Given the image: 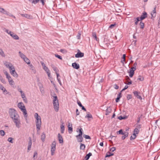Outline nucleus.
<instances>
[{"label": "nucleus", "instance_id": "4be33fe9", "mask_svg": "<svg viewBox=\"0 0 160 160\" xmlns=\"http://www.w3.org/2000/svg\"><path fill=\"white\" fill-rule=\"evenodd\" d=\"M78 141V142H82L83 141V138L82 136H78V135L76 136Z\"/></svg>", "mask_w": 160, "mask_h": 160}, {"label": "nucleus", "instance_id": "2eb2a0df", "mask_svg": "<svg viewBox=\"0 0 160 160\" xmlns=\"http://www.w3.org/2000/svg\"><path fill=\"white\" fill-rule=\"evenodd\" d=\"M43 69L47 73L48 76L49 78H50V72L48 68L47 67L45 68H43Z\"/></svg>", "mask_w": 160, "mask_h": 160}, {"label": "nucleus", "instance_id": "58836bf2", "mask_svg": "<svg viewBox=\"0 0 160 160\" xmlns=\"http://www.w3.org/2000/svg\"><path fill=\"white\" fill-rule=\"evenodd\" d=\"M127 80L128 81V82L127 83H125V84L128 85H130L132 84V81H131L130 79L129 78V77H128Z\"/></svg>", "mask_w": 160, "mask_h": 160}, {"label": "nucleus", "instance_id": "5701e85b", "mask_svg": "<svg viewBox=\"0 0 160 160\" xmlns=\"http://www.w3.org/2000/svg\"><path fill=\"white\" fill-rule=\"evenodd\" d=\"M0 12L3 14H7L8 12L4 8H1L0 7Z\"/></svg>", "mask_w": 160, "mask_h": 160}, {"label": "nucleus", "instance_id": "13d9d810", "mask_svg": "<svg viewBox=\"0 0 160 160\" xmlns=\"http://www.w3.org/2000/svg\"><path fill=\"white\" fill-rule=\"evenodd\" d=\"M3 93L5 94H7L8 93V92L7 91L6 89H4V90L2 91Z\"/></svg>", "mask_w": 160, "mask_h": 160}, {"label": "nucleus", "instance_id": "c756f323", "mask_svg": "<svg viewBox=\"0 0 160 160\" xmlns=\"http://www.w3.org/2000/svg\"><path fill=\"white\" fill-rule=\"evenodd\" d=\"M125 57H126V55L125 54H124L123 55V56L122 58V60H121V62L123 64V65L124 64V62L125 60Z\"/></svg>", "mask_w": 160, "mask_h": 160}, {"label": "nucleus", "instance_id": "f03ea898", "mask_svg": "<svg viewBox=\"0 0 160 160\" xmlns=\"http://www.w3.org/2000/svg\"><path fill=\"white\" fill-rule=\"evenodd\" d=\"M18 108L23 112V114L26 119H27V113L25 106L22 102H20L18 104Z\"/></svg>", "mask_w": 160, "mask_h": 160}, {"label": "nucleus", "instance_id": "4d7b16f0", "mask_svg": "<svg viewBox=\"0 0 160 160\" xmlns=\"http://www.w3.org/2000/svg\"><path fill=\"white\" fill-rule=\"evenodd\" d=\"M5 89L2 85L0 84V89L3 91L4 89Z\"/></svg>", "mask_w": 160, "mask_h": 160}, {"label": "nucleus", "instance_id": "412c9836", "mask_svg": "<svg viewBox=\"0 0 160 160\" xmlns=\"http://www.w3.org/2000/svg\"><path fill=\"white\" fill-rule=\"evenodd\" d=\"M133 93L134 95L135 96H136L138 98H139L140 99H142V97L138 95V92L135 91Z\"/></svg>", "mask_w": 160, "mask_h": 160}, {"label": "nucleus", "instance_id": "e433bc0d", "mask_svg": "<svg viewBox=\"0 0 160 160\" xmlns=\"http://www.w3.org/2000/svg\"><path fill=\"white\" fill-rule=\"evenodd\" d=\"M139 132V130L138 129V128H135L133 132V133H135V135L136 134H138Z\"/></svg>", "mask_w": 160, "mask_h": 160}, {"label": "nucleus", "instance_id": "4c0bfd02", "mask_svg": "<svg viewBox=\"0 0 160 160\" xmlns=\"http://www.w3.org/2000/svg\"><path fill=\"white\" fill-rule=\"evenodd\" d=\"M134 73V72H133V71H132L131 70H130L129 72V76L130 77H132Z\"/></svg>", "mask_w": 160, "mask_h": 160}, {"label": "nucleus", "instance_id": "bb28decb", "mask_svg": "<svg viewBox=\"0 0 160 160\" xmlns=\"http://www.w3.org/2000/svg\"><path fill=\"white\" fill-rule=\"evenodd\" d=\"M46 136L44 132L42 133L41 136V139L42 142H44L45 140Z\"/></svg>", "mask_w": 160, "mask_h": 160}, {"label": "nucleus", "instance_id": "f704fd0d", "mask_svg": "<svg viewBox=\"0 0 160 160\" xmlns=\"http://www.w3.org/2000/svg\"><path fill=\"white\" fill-rule=\"evenodd\" d=\"M113 155H114V154L112 153V152H108L107 153V154L106 155V156H105V157L106 158V157H109L111 156H112Z\"/></svg>", "mask_w": 160, "mask_h": 160}, {"label": "nucleus", "instance_id": "5fc2aeb1", "mask_svg": "<svg viewBox=\"0 0 160 160\" xmlns=\"http://www.w3.org/2000/svg\"><path fill=\"white\" fill-rule=\"evenodd\" d=\"M52 68L53 70L56 73L58 72V69L56 67H53Z\"/></svg>", "mask_w": 160, "mask_h": 160}, {"label": "nucleus", "instance_id": "a18cd8bd", "mask_svg": "<svg viewBox=\"0 0 160 160\" xmlns=\"http://www.w3.org/2000/svg\"><path fill=\"white\" fill-rule=\"evenodd\" d=\"M13 138H9L8 139V141L9 142L12 143H13V142L12 141V140Z\"/></svg>", "mask_w": 160, "mask_h": 160}, {"label": "nucleus", "instance_id": "052dcab7", "mask_svg": "<svg viewBox=\"0 0 160 160\" xmlns=\"http://www.w3.org/2000/svg\"><path fill=\"white\" fill-rule=\"evenodd\" d=\"M81 34L80 33H78L77 36V38L78 39H80Z\"/></svg>", "mask_w": 160, "mask_h": 160}, {"label": "nucleus", "instance_id": "39448f33", "mask_svg": "<svg viewBox=\"0 0 160 160\" xmlns=\"http://www.w3.org/2000/svg\"><path fill=\"white\" fill-rule=\"evenodd\" d=\"M13 121L14 123L17 128H20L21 126V123L20 118L16 119Z\"/></svg>", "mask_w": 160, "mask_h": 160}, {"label": "nucleus", "instance_id": "603ef678", "mask_svg": "<svg viewBox=\"0 0 160 160\" xmlns=\"http://www.w3.org/2000/svg\"><path fill=\"white\" fill-rule=\"evenodd\" d=\"M83 137L86 139H91L90 137L88 135H83Z\"/></svg>", "mask_w": 160, "mask_h": 160}, {"label": "nucleus", "instance_id": "f257e3e1", "mask_svg": "<svg viewBox=\"0 0 160 160\" xmlns=\"http://www.w3.org/2000/svg\"><path fill=\"white\" fill-rule=\"evenodd\" d=\"M34 118L36 119V120L35 121L37 129L38 131L40 129L41 125V117L40 116L38 115V113H36L34 114Z\"/></svg>", "mask_w": 160, "mask_h": 160}, {"label": "nucleus", "instance_id": "0e129e2a", "mask_svg": "<svg viewBox=\"0 0 160 160\" xmlns=\"http://www.w3.org/2000/svg\"><path fill=\"white\" fill-rule=\"evenodd\" d=\"M115 25H116V24H111L109 26V28H111V29L112 28H113V27L115 26Z\"/></svg>", "mask_w": 160, "mask_h": 160}, {"label": "nucleus", "instance_id": "6e6d98bb", "mask_svg": "<svg viewBox=\"0 0 160 160\" xmlns=\"http://www.w3.org/2000/svg\"><path fill=\"white\" fill-rule=\"evenodd\" d=\"M41 63L42 67L43 68H45L47 67L46 66L45 64L43 62H41Z\"/></svg>", "mask_w": 160, "mask_h": 160}, {"label": "nucleus", "instance_id": "680f3d73", "mask_svg": "<svg viewBox=\"0 0 160 160\" xmlns=\"http://www.w3.org/2000/svg\"><path fill=\"white\" fill-rule=\"evenodd\" d=\"M6 78L8 79H9L11 78V77L10 76L9 74L8 73H6Z\"/></svg>", "mask_w": 160, "mask_h": 160}, {"label": "nucleus", "instance_id": "09e8293b", "mask_svg": "<svg viewBox=\"0 0 160 160\" xmlns=\"http://www.w3.org/2000/svg\"><path fill=\"white\" fill-rule=\"evenodd\" d=\"M60 51L61 52L63 53H66L67 52L66 50L64 49H61Z\"/></svg>", "mask_w": 160, "mask_h": 160}, {"label": "nucleus", "instance_id": "6ab92c4d", "mask_svg": "<svg viewBox=\"0 0 160 160\" xmlns=\"http://www.w3.org/2000/svg\"><path fill=\"white\" fill-rule=\"evenodd\" d=\"M68 130L69 131V132L70 133H71L72 132V124H70V123H68Z\"/></svg>", "mask_w": 160, "mask_h": 160}, {"label": "nucleus", "instance_id": "a19ab883", "mask_svg": "<svg viewBox=\"0 0 160 160\" xmlns=\"http://www.w3.org/2000/svg\"><path fill=\"white\" fill-rule=\"evenodd\" d=\"M124 133V132H123L122 131V129L120 130L119 131H118L117 132V134H123Z\"/></svg>", "mask_w": 160, "mask_h": 160}, {"label": "nucleus", "instance_id": "a878e982", "mask_svg": "<svg viewBox=\"0 0 160 160\" xmlns=\"http://www.w3.org/2000/svg\"><path fill=\"white\" fill-rule=\"evenodd\" d=\"M82 128H81L80 129H79L78 130L77 129V132H79V134L78 135V136H82Z\"/></svg>", "mask_w": 160, "mask_h": 160}, {"label": "nucleus", "instance_id": "3c124183", "mask_svg": "<svg viewBox=\"0 0 160 160\" xmlns=\"http://www.w3.org/2000/svg\"><path fill=\"white\" fill-rule=\"evenodd\" d=\"M85 118H92V117L91 114H87V115L85 116Z\"/></svg>", "mask_w": 160, "mask_h": 160}, {"label": "nucleus", "instance_id": "20e7f679", "mask_svg": "<svg viewBox=\"0 0 160 160\" xmlns=\"http://www.w3.org/2000/svg\"><path fill=\"white\" fill-rule=\"evenodd\" d=\"M56 143L55 141H54L52 142L51 147V154L52 156H53L54 153V152L56 150Z\"/></svg>", "mask_w": 160, "mask_h": 160}, {"label": "nucleus", "instance_id": "ddd939ff", "mask_svg": "<svg viewBox=\"0 0 160 160\" xmlns=\"http://www.w3.org/2000/svg\"><path fill=\"white\" fill-rule=\"evenodd\" d=\"M156 7L155 6V7L154 8L153 11L151 12V14L152 15L151 18H153L156 16Z\"/></svg>", "mask_w": 160, "mask_h": 160}, {"label": "nucleus", "instance_id": "bf43d9fd", "mask_svg": "<svg viewBox=\"0 0 160 160\" xmlns=\"http://www.w3.org/2000/svg\"><path fill=\"white\" fill-rule=\"evenodd\" d=\"M116 150V148L115 147H113L111 148L110 149V151L111 152H113L114 151Z\"/></svg>", "mask_w": 160, "mask_h": 160}, {"label": "nucleus", "instance_id": "8fccbe9b", "mask_svg": "<svg viewBox=\"0 0 160 160\" xmlns=\"http://www.w3.org/2000/svg\"><path fill=\"white\" fill-rule=\"evenodd\" d=\"M126 118V117H122L121 116H120L118 117V119H119L120 120L123 119H125Z\"/></svg>", "mask_w": 160, "mask_h": 160}, {"label": "nucleus", "instance_id": "e2e57ef3", "mask_svg": "<svg viewBox=\"0 0 160 160\" xmlns=\"http://www.w3.org/2000/svg\"><path fill=\"white\" fill-rule=\"evenodd\" d=\"M132 98V97L131 95H128L127 96V99L128 100H129Z\"/></svg>", "mask_w": 160, "mask_h": 160}, {"label": "nucleus", "instance_id": "473e14b6", "mask_svg": "<svg viewBox=\"0 0 160 160\" xmlns=\"http://www.w3.org/2000/svg\"><path fill=\"white\" fill-rule=\"evenodd\" d=\"M92 155V154L91 153V152H89V153L88 154H87L86 156H85V158L86 159V160H88L90 156H91Z\"/></svg>", "mask_w": 160, "mask_h": 160}, {"label": "nucleus", "instance_id": "b1692460", "mask_svg": "<svg viewBox=\"0 0 160 160\" xmlns=\"http://www.w3.org/2000/svg\"><path fill=\"white\" fill-rule=\"evenodd\" d=\"M11 36L13 39L15 40H18L19 39V37L16 34H15L14 33L12 34V35H11Z\"/></svg>", "mask_w": 160, "mask_h": 160}, {"label": "nucleus", "instance_id": "69168bd1", "mask_svg": "<svg viewBox=\"0 0 160 160\" xmlns=\"http://www.w3.org/2000/svg\"><path fill=\"white\" fill-rule=\"evenodd\" d=\"M0 80L3 83H5V82L4 80L3 79L2 77L0 75Z\"/></svg>", "mask_w": 160, "mask_h": 160}, {"label": "nucleus", "instance_id": "0eeeda50", "mask_svg": "<svg viewBox=\"0 0 160 160\" xmlns=\"http://www.w3.org/2000/svg\"><path fill=\"white\" fill-rule=\"evenodd\" d=\"M22 17L25 18H26L29 19H33V16L28 14L25 13V14H21L20 13Z\"/></svg>", "mask_w": 160, "mask_h": 160}, {"label": "nucleus", "instance_id": "c85d7f7f", "mask_svg": "<svg viewBox=\"0 0 160 160\" xmlns=\"http://www.w3.org/2000/svg\"><path fill=\"white\" fill-rule=\"evenodd\" d=\"M8 82L9 83V84L11 85H12L14 84V82L12 80V78H11L9 79H8Z\"/></svg>", "mask_w": 160, "mask_h": 160}, {"label": "nucleus", "instance_id": "dca6fc26", "mask_svg": "<svg viewBox=\"0 0 160 160\" xmlns=\"http://www.w3.org/2000/svg\"><path fill=\"white\" fill-rule=\"evenodd\" d=\"M58 138L60 143H62L63 142V138L62 136L60 133L58 134Z\"/></svg>", "mask_w": 160, "mask_h": 160}, {"label": "nucleus", "instance_id": "4468645a", "mask_svg": "<svg viewBox=\"0 0 160 160\" xmlns=\"http://www.w3.org/2000/svg\"><path fill=\"white\" fill-rule=\"evenodd\" d=\"M72 66L73 68L78 69L80 68L79 65L76 62H74L72 64Z\"/></svg>", "mask_w": 160, "mask_h": 160}, {"label": "nucleus", "instance_id": "7c9ffc66", "mask_svg": "<svg viewBox=\"0 0 160 160\" xmlns=\"http://www.w3.org/2000/svg\"><path fill=\"white\" fill-rule=\"evenodd\" d=\"M23 60L27 64H30V61L27 57H26Z\"/></svg>", "mask_w": 160, "mask_h": 160}, {"label": "nucleus", "instance_id": "423d86ee", "mask_svg": "<svg viewBox=\"0 0 160 160\" xmlns=\"http://www.w3.org/2000/svg\"><path fill=\"white\" fill-rule=\"evenodd\" d=\"M8 113L10 117L18 113L16 110L12 108H10L9 109Z\"/></svg>", "mask_w": 160, "mask_h": 160}, {"label": "nucleus", "instance_id": "ea45409f", "mask_svg": "<svg viewBox=\"0 0 160 160\" xmlns=\"http://www.w3.org/2000/svg\"><path fill=\"white\" fill-rule=\"evenodd\" d=\"M0 55L4 57L5 56V54L2 49L0 48Z\"/></svg>", "mask_w": 160, "mask_h": 160}, {"label": "nucleus", "instance_id": "1a4fd4ad", "mask_svg": "<svg viewBox=\"0 0 160 160\" xmlns=\"http://www.w3.org/2000/svg\"><path fill=\"white\" fill-rule=\"evenodd\" d=\"M83 56L84 53L80 52L79 50H78L77 54H76L75 55V57L77 58H81L83 57Z\"/></svg>", "mask_w": 160, "mask_h": 160}, {"label": "nucleus", "instance_id": "f3484780", "mask_svg": "<svg viewBox=\"0 0 160 160\" xmlns=\"http://www.w3.org/2000/svg\"><path fill=\"white\" fill-rule=\"evenodd\" d=\"M13 121L16 120V119L20 118V117L18 113L13 115L10 117Z\"/></svg>", "mask_w": 160, "mask_h": 160}, {"label": "nucleus", "instance_id": "9b49d317", "mask_svg": "<svg viewBox=\"0 0 160 160\" xmlns=\"http://www.w3.org/2000/svg\"><path fill=\"white\" fill-rule=\"evenodd\" d=\"M147 17V14L146 12H144L142 13V14L140 18V20H142L145 18Z\"/></svg>", "mask_w": 160, "mask_h": 160}, {"label": "nucleus", "instance_id": "7ed1b4c3", "mask_svg": "<svg viewBox=\"0 0 160 160\" xmlns=\"http://www.w3.org/2000/svg\"><path fill=\"white\" fill-rule=\"evenodd\" d=\"M53 100H52V103L53 105L55 111L57 112L59 110V102L58 100L57 96H53Z\"/></svg>", "mask_w": 160, "mask_h": 160}, {"label": "nucleus", "instance_id": "c03bdc74", "mask_svg": "<svg viewBox=\"0 0 160 160\" xmlns=\"http://www.w3.org/2000/svg\"><path fill=\"white\" fill-rule=\"evenodd\" d=\"M0 134L2 136H4L5 135L4 131L2 130H0Z\"/></svg>", "mask_w": 160, "mask_h": 160}, {"label": "nucleus", "instance_id": "79ce46f5", "mask_svg": "<svg viewBox=\"0 0 160 160\" xmlns=\"http://www.w3.org/2000/svg\"><path fill=\"white\" fill-rule=\"evenodd\" d=\"M85 148V146L84 144L81 143L80 148L81 149L84 150Z\"/></svg>", "mask_w": 160, "mask_h": 160}, {"label": "nucleus", "instance_id": "37998d69", "mask_svg": "<svg viewBox=\"0 0 160 160\" xmlns=\"http://www.w3.org/2000/svg\"><path fill=\"white\" fill-rule=\"evenodd\" d=\"M137 80L140 81H142L144 80V78L142 76H139Z\"/></svg>", "mask_w": 160, "mask_h": 160}, {"label": "nucleus", "instance_id": "774afa93", "mask_svg": "<svg viewBox=\"0 0 160 160\" xmlns=\"http://www.w3.org/2000/svg\"><path fill=\"white\" fill-rule=\"evenodd\" d=\"M22 99H23V101L24 102H25L26 103H27L28 102L27 99L26 97L23 98Z\"/></svg>", "mask_w": 160, "mask_h": 160}, {"label": "nucleus", "instance_id": "338daca9", "mask_svg": "<svg viewBox=\"0 0 160 160\" xmlns=\"http://www.w3.org/2000/svg\"><path fill=\"white\" fill-rule=\"evenodd\" d=\"M40 0H33L32 3L34 4H36V3L38 2Z\"/></svg>", "mask_w": 160, "mask_h": 160}, {"label": "nucleus", "instance_id": "2f4dec72", "mask_svg": "<svg viewBox=\"0 0 160 160\" xmlns=\"http://www.w3.org/2000/svg\"><path fill=\"white\" fill-rule=\"evenodd\" d=\"M123 135L122 136V140H124L125 139V138L128 137V133L126 132H124V133L123 134H122Z\"/></svg>", "mask_w": 160, "mask_h": 160}, {"label": "nucleus", "instance_id": "de8ad7c7", "mask_svg": "<svg viewBox=\"0 0 160 160\" xmlns=\"http://www.w3.org/2000/svg\"><path fill=\"white\" fill-rule=\"evenodd\" d=\"M135 19V25H137L138 24V22L139 21V18L138 17Z\"/></svg>", "mask_w": 160, "mask_h": 160}, {"label": "nucleus", "instance_id": "6e6552de", "mask_svg": "<svg viewBox=\"0 0 160 160\" xmlns=\"http://www.w3.org/2000/svg\"><path fill=\"white\" fill-rule=\"evenodd\" d=\"M4 65L7 68H8L9 69V70H10L11 68H12L13 69L15 68L14 66H13L12 65V64L11 63L8 62H6L5 63H4Z\"/></svg>", "mask_w": 160, "mask_h": 160}, {"label": "nucleus", "instance_id": "9d476101", "mask_svg": "<svg viewBox=\"0 0 160 160\" xmlns=\"http://www.w3.org/2000/svg\"><path fill=\"white\" fill-rule=\"evenodd\" d=\"M29 140L28 143V151H30L31 150L32 145V140L31 138H29Z\"/></svg>", "mask_w": 160, "mask_h": 160}, {"label": "nucleus", "instance_id": "c9c22d12", "mask_svg": "<svg viewBox=\"0 0 160 160\" xmlns=\"http://www.w3.org/2000/svg\"><path fill=\"white\" fill-rule=\"evenodd\" d=\"M136 135L135 134V133H133V135L131 136L130 137V139L131 140H133L136 137Z\"/></svg>", "mask_w": 160, "mask_h": 160}, {"label": "nucleus", "instance_id": "393cba45", "mask_svg": "<svg viewBox=\"0 0 160 160\" xmlns=\"http://www.w3.org/2000/svg\"><path fill=\"white\" fill-rule=\"evenodd\" d=\"M63 123H62V124L61 125V132L62 133H64L65 130L64 126L63 125Z\"/></svg>", "mask_w": 160, "mask_h": 160}, {"label": "nucleus", "instance_id": "72a5a7b5", "mask_svg": "<svg viewBox=\"0 0 160 160\" xmlns=\"http://www.w3.org/2000/svg\"><path fill=\"white\" fill-rule=\"evenodd\" d=\"M93 38L96 41H98V38H97L96 34L95 32H93L92 33Z\"/></svg>", "mask_w": 160, "mask_h": 160}, {"label": "nucleus", "instance_id": "cd10ccee", "mask_svg": "<svg viewBox=\"0 0 160 160\" xmlns=\"http://www.w3.org/2000/svg\"><path fill=\"white\" fill-rule=\"evenodd\" d=\"M18 53L20 57L23 59H25V58L26 57V56L21 52L19 51Z\"/></svg>", "mask_w": 160, "mask_h": 160}, {"label": "nucleus", "instance_id": "f8f14e48", "mask_svg": "<svg viewBox=\"0 0 160 160\" xmlns=\"http://www.w3.org/2000/svg\"><path fill=\"white\" fill-rule=\"evenodd\" d=\"M10 73L14 77L16 78H17L18 77V75L16 72L15 68L13 69V70L12 71H10Z\"/></svg>", "mask_w": 160, "mask_h": 160}, {"label": "nucleus", "instance_id": "864d4df0", "mask_svg": "<svg viewBox=\"0 0 160 160\" xmlns=\"http://www.w3.org/2000/svg\"><path fill=\"white\" fill-rule=\"evenodd\" d=\"M55 56L58 58L59 59H60V60H62V57L58 55V54H55Z\"/></svg>", "mask_w": 160, "mask_h": 160}, {"label": "nucleus", "instance_id": "aec40b11", "mask_svg": "<svg viewBox=\"0 0 160 160\" xmlns=\"http://www.w3.org/2000/svg\"><path fill=\"white\" fill-rule=\"evenodd\" d=\"M112 111L111 108L110 107H108L107 108L105 114L106 115H108L110 113H111Z\"/></svg>", "mask_w": 160, "mask_h": 160}, {"label": "nucleus", "instance_id": "49530a36", "mask_svg": "<svg viewBox=\"0 0 160 160\" xmlns=\"http://www.w3.org/2000/svg\"><path fill=\"white\" fill-rule=\"evenodd\" d=\"M140 28L142 29H143L144 28V23L142 22H141L140 23Z\"/></svg>", "mask_w": 160, "mask_h": 160}, {"label": "nucleus", "instance_id": "a211bd4d", "mask_svg": "<svg viewBox=\"0 0 160 160\" xmlns=\"http://www.w3.org/2000/svg\"><path fill=\"white\" fill-rule=\"evenodd\" d=\"M30 67V69L32 70V72L35 74L36 73V70L32 64H30L29 65Z\"/></svg>", "mask_w": 160, "mask_h": 160}]
</instances>
